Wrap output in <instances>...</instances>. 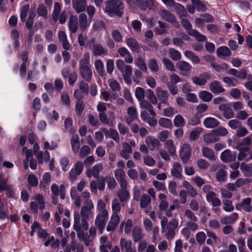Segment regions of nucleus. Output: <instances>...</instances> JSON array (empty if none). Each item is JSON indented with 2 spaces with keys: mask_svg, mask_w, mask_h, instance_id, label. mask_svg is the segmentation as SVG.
Returning <instances> with one entry per match:
<instances>
[{
  "mask_svg": "<svg viewBox=\"0 0 252 252\" xmlns=\"http://www.w3.org/2000/svg\"><path fill=\"white\" fill-rule=\"evenodd\" d=\"M87 5V0H75L72 2L73 8L78 13L85 11Z\"/></svg>",
  "mask_w": 252,
  "mask_h": 252,
  "instance_id": "5701e85b",
  "label": "nucleus"
},
{
  "mask_svg": "<svg viewBox=\"0 0 252 252\" xmlns=\"http://www.w3.org/2000/svg\"><path fill=\"white\" fill-rule=\"evenodd\" d=\"M152 103H151L150 102L148 101L147 100H142L140 102V107L147 111H149V113L152 116H156V113L154 110L153 106L152 105Z\"/></svg>",
  "mask_w": 252,
  "mask_h": 252,
  "instance_id": "c85d7f7f",
  "label": "nucleus"
},
{
  "mask_svg": "<svg viewBox=\"0 0 252 252\" xmlns=\"http://www.w3.org/2000/svg\"><path fill=\"white\" fill-rule=\"evenodd\" d=\"M176 67L178 70L183 72V74L189 72L191 69V65L184 61H180L178 62L176 64Z\"/></svg>",
  "mask_w": 252,
  "mask_h": 252,
  "instance_id": "bb28decb",
  "label": "nucleus"
},
{
  "mask_svg": "<svg viewBox=\"0 0 252 252\" xmlns=\"http://www.w3.org/2000/svg\"><path fill=\"white\" fill-rule=\"evenodd\" d=\"M109 87L113 91H119L121 87L119 82L114 78H110L108 80Z\"/></svg>",
  "mask_w": 252,
  "mask_h": 252,
  "instance_id": "5fc2aeb1",
  "label": "nucleus"
},
{
  "mask_svg": "<svg viewBox=\"0 0 252 252\" xmlns=\"http://www.w3.org/2000/svg\"><path fill=\"white\" fill-rule=\"evenodd\" d=\"M103 165L101 164H97L92 168L88 169L86 171V175L89 178L93 176L95 178H98L99 173L103 170Z\"/></svg>",
  "mask_w": 252,
  "mask_h": 252,
  "instance_id": "4468645a",
  "label": "nucleus"
},
{
  "mask_svg": "<svg viewBox=\"0 0 252 252\" xmlns=\"http://www.w3.org/2000/svg\"><path fill=\"white\" fill-rule=\"evenodd\" d=\"M217 54L220 58H226L231 56V52L226 46H221L218 48Z\"/></svg>",
  "mask_w": 252,
  "mask_h": 252,
  "instance_id": "f704fd0d",
  "label": "nucleus"
},
{
  "mask_svg": "<svg viewBox=\"0 0 252 252\" xmlns=\"http://www.w3.org/2000/svg\"><path fill=\"white\" fill-rule=\"evenodd\" d=\"M124 4L121 0H108L105 2V12L109 15L122 16Z\"/></svg>",
  "mask_w": 252,
  "mask_h": 252,
  "instance_id": "20e7f679",
  "label": "nucleus"
},
{
  "mask_svg": "<svg viewBox=\"0 0 252 252\" xmlns=\"http://www.w3.org/2000/svg\"><path fill=\"white\" fill-rule=\"evenodd\" d=\"M199 97L204 102L210 101L213 97V94L207 91H202L199 93Z\"/></svg>",
  "mask_w": 252,
  "mask_h": 252,
  "instance_id": "37998d69",
  "label": "nucleus"
},
{
  "mask_svg": "<svg viewBox=\"0 0 252 252\" xmlns=\"http://www.w3.org/2000/svg\"><path fill=\"white\" fill-rule=\"evenodd\" d=\"M151 201V197L147 194L142 196L140 200V207L142 208L146 207Z\"/></svg>",
  "mask_w": 252,
  "mask_h": 252,
  "instance_id": "774afa93",
  "label": "nucleus"
},
{
  "mask_svg": "<svg viewBox=\"0 0 252 252\" xmlns=\"http://www.w3.org/2000/svg\"><path fill=\"white\" fill-rule=\"evenodd\" d=\"M219 139V137L217 136L214 131L212 133L205 134L203 136L204 141L207 144L216 142Z\"/></svg>",
  "mask_w": 252,
  "mask_h": 252,
  "instance_id": "c9c22d12",
  "label": "nucleus"
},
{
  "mask_svg": "<svg viewBox=\"0 0 252 252\" xmlns=\"http://www.w3.org/2000/svg\"><path fill=\"white\" fill-rule=\"evenodd\" d=\"M58 38L60 43H62L63 48L68 50L71 47V45L67 40V35L63 31H60L58 34Z\"/></svg>",
  "mask_w": 252,
  "mask_h": 252,
  "instance_id": "412c9836",
  "label": "nucleus"
},
{
  "mask_svg": "<svg viewBox=\"0 0 252 252\" xmlns=\"http://www.w3.org/2000/svg\"><path fill=\"white\" fill-rule=\"evenodd\" d=\"M185 55L192 62L195 63H199L200 62L199 58L196 56L192 52L187 50L185 52Z\"/></svg>",
  "mask_w": 252,
  "mask_h": 252,
  "instance_id": "6e6d98bb",
  "label": "nucleus"
},
{
  "mask_svg": "<svg viewBox=\"0 0 252 252\" xmlns=\"http://www.w3.org/2000/svg\"><path fill=\"white\" fill-rule=\"evenodd\" d=\"M162 61L165 68L168 70L172 72L176 71V69L174 64L169 59L164 58L162 59Z\"/></svg>",
  "mask_w": 252,
  "mask_h": 252,
  "instance_id": "bf43d9fd",
  "label": "nucleus"
},
{
  "mask_svg": "<svg viewBox=\"0 0 252 252\" xmlns=\"http://www.w3.org/2000/svg\"><path fill=\"white\" fill-rule=\"evenodd\" d=\"M79 70L81 77L87 82H91L93 77V72L90 63V55L85 53L79 62Z\"/></svg>",
  "mask_w": 252,
  "mask_h": 252,
  "instance_id": "f03ea898",
  "label": "nucleus"
},
{
  "mask_svg": "<svg viewBox=\"0 0 252 252\" xmlns=\"http://www.w3.org/2000/svg\"><path fill=\"white\" fill-rule=\"evenodd\" d=\"M118 52L122 58H124L125 62L131 63L133 62V59L129 51L125 47H122L118 49Z\"/></svg>",
  "mask_w": 252,
  "mask_h": 252,
  "instance_id": "a211bd4d",
  "label": "nucleus"
},
{
  "mask_svg": "<svg viewBox=\"0 0 252 252\" xmlns=\"http://www.w3.org/2000/svg\"><path fill=\"white\" fill-rule=\"evenodd\" d=\"M236 156L229 150H225L221 154L220 159L224 162H229L235 160Z\"/></svg>",
  "mask_w": 252,
  "mask_h": 252,
  "instance_id": "aec40b11",
  "label": "nucleus"
},
{
  "mask_svg": "<svg viewBox=\"0 0 252 252\" xmlns=\"http://www.w3.org/2000/svg\"><path fill=\"white\" fill-rule=\"evenodd\" d=\"M183 185L188 190V193L191 197H195L197 195V192L188 181H184L183 182Z\"/></svg>",
  "mask_w": 252,
  "mask_h": 252,
  "instance_id": "4c0bfd02",
  "label": "nucleus"
},
{
  "mask_svg": "<svg viewBox=\"0 0 252 252\" xmlns=\"http://www.w3.org/2000/svg\"><path fill=\"white\" fill-rule=\"evenodd\" d=\"M92 50L94 55L96 56L106 55L107 53L104 48L99 44H94L93 46Z\"/></svg>",
  "mask_w": 252,
  "mask_h": 252,
  "instance_id": "7c9ffc66",
  "label": "nucleus"
},
{
  "mask_svg": "<svg viewBox=\"0 0 252 252\" xmlns=\"http://www.w3.org/2000/svg\"><path fill=\"white\" fill-rule=\"evenodd\" d=\"M238 218L237 213H233L228 216L222 218L220 222L223 224H228L233 223Z\"/></svg>",
  "mask_w": 252,
  "mask_h": 252,
  "instance_id": "c756f323",
  "label": "nucleus"
},
{
  "mask_svg": "<svg viewBox=\"0 0 252 252\" xmlns=\"http://www.w3.org/2000/svg\"><path fill=\"white\" fill-rule=\"evenodd\" d=\"M210 78V75L208 73L201 74L199 76L193 77L191 79L193 83L196 85L203 86L205 85Z\"/></svg>",
  "mask_w": 252,
  "mask_h": 252,
  "instance_id": "2eb2a0df",
  "label": "nucleus"
},
{
  "mask_svg": "<svg viewBox=\"0 0 252 252\" xmlns=\"http://www.w3.org/2000/svg\"><path fill=\"white\" fill-rule=\"evenodd\" d=\"M202 129L201 127H196L195 129L191 131L189 135V138L190 140H194L198 138Z\"/></svg>",
  "mask_w": 252,
  "mask_h": 252,
  "instance_id": "338daca9",
  "label": "nucleus"
},
{
  "mask_svg": "<svg viewBox=\"0 0 252 252\" xmlns=\"http://www.w3.org/2000/svg\"><path fill=\"white\" fill-rule=\"evenodd\" d=\"M33 199L37 204L38 205L39 208L41 210L43 209L45 207V202L43 196L40 194H36L34 197Z\"/></svg>",
  "mask_w": 252,
  "mask_h": 252,
  "instance_id": "4d7b16f0",
  "label": "nucleus"
},
{
  "mask_svg": "<svg viewBox=\"0 0 252 252\" xmlns=\"http://www.w3.org/2000/svg\"><path fill=\"white\" fill-rule=\"evenodd\" d=\"M219 108L222 112V115L226 119H229L234 117V113L228 104H221Z\"/></svg>",
  "mask_w": 252,
  "mask_h": 252,
  "instance_id": "f3484780",
  "label": "nucleus"
},
{
  "mask_svg": "<svg viewBox=\"0 0 252 252\" xmlns=\"http://www.w3.org/2000/svg\"><path fill=\"white\" fill-rule=\"evenodd\" d=\"M7 179L0 175V192L3 190H10L12 189L11 185H7Z\"/></svg>",
  "mask_w": 252,
  "mask_h": 252,
  "instance_id": "79ce46f5",
  "label": "nucleus"
},
{
  "mask_svg": "<svg viewBox=\"0 0 252 252\" xmlns=\"http://www.w3.org/2000/svg\"><path fill=\"white\" fill-rule=\"evenodd\" d=\"M157 96L163 103H166L169 97V94L166 90L162 89L160 87L156 88Z\"/></svg>",
  "mask_w": 252,
  "mask_h": 252,
  "instance_id": "b1692460",
  "label": "nucleus"
},
{
  "mask_svg": "<svg viewBox=\"0 0 252 252\" xmlns=\"http://www.w3.org/2000/svg\"><path fill=\"white\" fill-rule=\"evenodd\" d=\"M52 196H58L59 194L62 199L63 200L65 198V187L63 185H61L59 186L56 184H53L51 188Z\"/></svg>",
  "mask_w": 252,
  "mask_h": 252,
  "instance_id": "ddd939ff",
  "label": "nucleus"
},
{
  "mask_svg": "<svg viewBox=\"0 0 252 252\" xmlns=\"http://www.w3.org/2000/svg\"><path fill=\"white\" fill-rule=\"evenodd\" d=\"M174 9L179 16H187V12L185 7L181 4L176 3L175 1V4L173 5Z\"/></svg>",
  "mask_w": 252,
  "mask_h": 252,
  "instance_id": "603ef678",
  "label": "nucleus"
},
{
  "mask_svg": "<svg viewBox=\"0 0 252 252\" xmlns=\"http://www.w3.org/2000/svg\"><path fill=\"white\" fill-rule=\"evenodd\" d=\"M173 122L174 126L176 127H183L185 125V119L180 114L175 116Z\"/></svg>",
  "mask_w": 252,
  "mask_h": 252,
  "instance_id": "13d9d810",
  "label": "nucleus"
},
{
  "mask_svg": "<svg viewBox=\"0 0 252 252\" xmlns=\"http://www.w3.org/2000/svg\"><path fill=\"white\" fill-rule=\"evenodd\" d=\"M108 218V214L98 213L96 216L94 224L100 234L102 233Z\"/></svg>",
  "mask_w": 252,
  "mask_h": 252,
  "instance_id": "0eeeda50",
  "label": "nucleus"
},
{
  "mask_svg": "<svg viewBox=\"0 0 252 252\" xmlns=\"http://www.w3.org/2000/svg\"><path fill=\"white\" fill-rule=\"evenodd\" d=\"M159 125L163 127L170 128L172 126L171 121L167 118H161L158 121Z\"/></svg>",
  "mask_w": 252,
  "mask_h": 252,
  "instance_id": "69168bd1",
  "label": "nucleus"
},
{
  "mask_svg": "<svg viewBox=\"0 0 252 252\" xmlns=\"http://www.w3.org/2000/svg\"><path fill=\"white\" fill-rule=\"evenodd\" d=\"M126 43L133 52L139 53L140 52V45L135 38L131 37H127L126 39Z\"/></svg>",
  "mask_w": 252,
  "mask_h": 252,
  "instance_id": "dca6fc26",
  "label": "nucleus"
},
{
  "mask_svg": "<svg viewBox=\"0 0 252 252\" xmlns=\"http://www.w3.org/2000/svg\"><path fill=\"white\" fill-rule=\"evenodd\" d=\"M202 153L204 158H208L210 161H215L217 159L214 151L207 147L202 148Z\"/></svg>",
  "mask_w": 252,
  "mask_h": 252,
  "instance_id": "cd10ccee",
  "label": "nucleus"
},
{
  "mask_svg": "<svg viewBox=\"0 0 252 252\" xmlns=\"http://www.w3.org/2000/svg\"><path fill=\"white\" fill-rule=\"evenodd\" d=\"M144 5L145 7L143 8V10L155 11L157 8V4L154 0H146Z\"/></svg>",
  "mask_w": 252,
  "mask_h": 252,
  "instance_id": "3c124183",
  "label": "nucleus"
},
{
  "mask_svg": "<svg viewBox=\"0 0 252 252\" xmlns=\"http://www.w3.org/2000/svg\"><path fill=\"white\" fill-rule=\"evenodd\" d=\"M252 144V139L250 136L243 138L241 142L238 143L236 146L237 150H241V148H244L245 147H249Z\"/></svg>",
  "mask_w": 252,
  "mask_h": 252,
  "instance_id": "a18cd8bd",
  "label": "nucleus"
},
{
  "mask_svg": "<svg viewBox=\"0 0 252 252\" xmlns=\"http://www.w3.org/2000/svg\"><path fill=\"white\" fill-rule=\"evenodd\" d=\"M144 234L142 233L141 228L138 226L134 227L132 231V238L135 243H137L142 240Z\"/></svg>",
  "mask_w": 252,
  "mask_h": 252,
  "instance_id": "393cba45",
  "label": "nucleus"
},
{
  "mask_svg": "<svg viewBox=\"0 0 252 252\" xmlns=\"http://www.w3.org/2000/svg\"><path fill=\"white\" fill-rule=\"evenodd\" d=\"M168 52L170 57L174 61H179L182 58L181 53L174 48H169Z\"/></svg>",
  "mask_w": 252,
  "mask_h": 252,
  "instance_id": "de8ad7c7",
  "label": "nucleus"
},
{
  "mask_svg": "<svg viewBox=\"0 0 252 252\" xmlns=\"http://www.w3.org/2000/svg\"><path fill=\"white\" fill-rule=\"evenodd\" d=\"M106 202L102 199H99L97 202V209L98 213L108 214V212L106 209Z\"/></svg>",
  "mask_w": 252,
  "mask_h": 252,
  "instance_id": "49530a36",
  "label": "nucleus"
},
{
  "mask_svg": "<svg viewBox=\"0 0 252 252\" xmlns=\"http://www.w3.org/2000/svg\"><path fill=\"white\" fill-rule=\"evenodd\" d=\"M161 231L164 233L165 236L168 240H172L175 236V230L177 228L179 223L176 219H172L170 221L164 217L160 221Z\"/></svg>",
  "mask_w": 252,
  "mask_h": 252,
  "instance_id": "7ed1b4c3",
  "label": "nucleus"
},
{
  "mask_svg": "<svg viewBox=\"0 0 252 252\" xmlns=\"http://www.w3.org/2000/svg\"><path fill=\"white\" fill-rule=\"evenodd\" d=\"M197 166L200 169L205 170L210 165L209 162L206 159L200 158L196 161Z\"/></svg>",
  "mask_w": 252,
  "mask_h": 252,
  "instance_id": "680f3d73",
  "label": "nucleus"
},
{
  "mask_svg": "<svg viewBox=\"0 0 252 252\" xmlns=\"http://www.w3.org/2000/svg\"><path fill=\"white\" fill-rule=\"evenodd\" d=\"M71 144L72 150L75 153H77L80 146L79 138L78 135H72V138L71 139Z\"/></svg>",
  "mask_w": 252,
  "mask_h": 252,
  "instance_id": "58836bf2",
  "label": "nucleus"
},
{
  "mask_svg": "<svg viewBox=\"0 0 252 252\" xmlns=\"http://www.w3.org/2000/svg\"><path fill=\"white\" fill-rule=\"evenodd\" d=\"M165 148L167 150L168 153L171 156H174L176 154V147L174 144V141L169 139L165 143Z\"/></svg>",
  "mask_w": 252,
  "mask_h": 252,
  "instance_id": "ea45409f",
  "label": "nucleus"
},
{
  "mask_svg": "<svg viewBox=\"0 0 252 252\" xmlns=\"http://www.w3.org/2000/svg\"><path fill=\"white\" fill-rule=\"evenodd\" d=\"M89 226V223H87V225H84L83 222L79 221V219L74 221L73 228L76 231L77 237L80 240L82 241L87 235V234L85 233L84 230H88Z\"/></svg>",
  "mask_w": 252,
  "mask_h": 252,
  "instance_id": "39448f33",
  "label": "nucleus"
},
{
  "mask_svg": "<svg viewBox=\"0 0 252 252\" xmlns=\"http://www.w3.org/2000/svg\"><path fill=\"white\" fill-rule=\"evenodd\" d=\"M94 204L92 200H85L80 210V213H74V221L78 220L79 221L83 222L84 225H87L88 220L94 216L93 209Z\"/></svg>",
  "mask_w": 252,
  "mask_h": 252,
  "instance_id": "f257e3e1",
  "label": "nucleus"
},
{
  "mask_svg": "<svg viewBox=\"0 0 252 252\" xmlns=\"http://www.w3.org/2000/svg\"><path fill=\"white\" fill-rule=\"evenodd\" d=\"M115 177L119 182L121 188H127V182L126 179V174L122 169H118L115 171Z\"/></svg>",
  "mask_w": 252,
  "mask_h": 252,
  "instance_id": "9d476101",
  "label": "nucleus"
},
{
  "mask_svg": "<svg viewBox=\"0 0 252 252\" xmlns=\"http://www.w3.org/2000/svg\"><path fill=\"white\" fill-rule=\"evenodd\" d=\"M189 34L195 37L196 39L200 42L205 41L207 40V38L205 35L201 34L195 30H190V31L189 32Z\"/></svg>",
  "mask_w": 252,
  "mask_h": 252,
  "instance_id": "8fccbe9b",
  "label": "nucleus"
},
{
  "mask_svg": "<svg viewBox=\"0 0 252 252\" xmlns=\"http://www.w3.org/2000/svg\"><path fill=\"white\" fill-rule=\"evenodd\" d=\"M207 201L211 204L213 207H215L214 210L216 212L218 210L217 207L221 206V202L220 198L217 197V194L214 192H210L209 194H206Z\"/></svg>",
  "mask_w": 252,
  "mask_h": 252,
  "instance_id": "9b49d317",
  "label": "nucleus"
},
{
  "mask_svg": "<svg viewBox=\"0 0 252 252\" xmlns=\"http://www.w3.org/2000/svg\"><path fill=\"white\" fill-rule=\"evenodd\" d=\"M135 96L140 102L142 100H145V91L142 87H137L135 91Z\"/></svg>",
  "mask_w": 252,
  "mask_h": 252,
  "instance_id": "e2e57ef3",
  "label": "nucleus"
},
{
  "mask_svg": "<svg viewBox=\"0 0 252 252\" xmlns=\"http://www.w3.org/2000/svg\"><path fill=\"white\" fill-rule=\"evenodd\" d=\"M94 67L97 73L101 76L104 77L106 74L104 72V64L102 61L100 59H97L94 62Z\"/></svg>",
  "mask_w": 252,
  "mask_h": 252,
  "instance_id": "473e14b6",
  "label": "nucleus"
},
{
  "mask_svg": "<svg viewBox=\"0 0 252 252\" xmlns=\"http://www.w3.org/2000/svg\"><path fill=\"white\" fill-rule=\"evenodd\" d=\"M191 150L190 146L187 143L183 144L181 147L179 157L184 163L188 162L191 157Z\"/></svg>",
  "mask_w": 252,
  "mask_h": 252,
  "instance_id": "423d86ee",
  "label": "nucleus"
},
{
  "mask_svg": "<svg viewBox=\"0 0 252 252\" xmlns=\"http://www.w3.org/2000/svg\"><path fill=\"white\" fill-rule=\"evenodd\" d=\"M148 64L149 68L154 72H157L159 69L157 61L155 59H150Z\"/></svg>",
  "mask_w": 252,
  "mask_h": 252,
  "instance_id": "0e129e2a",
  "label": "nucleus"
},
{
  "mask_svg": "<svg viewBox=\"0 0 252 252\" xmlns=\"http://www.w3.org/2000/svg\"><path fill=\"white\" fill-rule=\"evenodd\" d=\"M145 143L149 149L152 151H153L156 148H158L160 146V143L159 140L151 136H147L146 138Z\"/></svg>",
  "mask_w": 252,
  "mask_h": 252,
  "instance_id": "6ab92c4d",
  "label": "nucleus"
},
{
  "mask_svg": "<svg viewBox=\"0 0 252 252\" xmlns=\"http://www.w3.org/2000/svg\"><path fill=\"white\" fill-rule=\"evenodd\" d=\"M51 175L49 172L45 173L42 177V180L40 182L39 186L41 189L45 190L49 186L51 182Z\"/></svg>",
  "mask_w": 252,
  "mask_h": 252,
  "instance_id": "2f4dec72",
  "label": "nucleus"
},
{
  "mask_svg": "<svg viewBox=\"0 0 252 252\" xmlns=\"http://www.w3.org/2000/svg\"><path fill=\"white\" fill-rule=\"evenodd\" d=\"M120 222V217L118 214L112 213L106 227V230L108 232L113 231L118 227Z\"/></svg>",
  "mask_w": 252,
  "mask_h": 252,
  "instance_id": "1a4fd4ad",
  "label": "nucleus"
},
{
  "mask_svg": "<svg viewBox=\"0 0 252 252\" xmlns=\"http://www.w3.org/2000/svg\"><path fill=\"white\" fill-rule=\"evenodd\" d=\"M121 250L124 252H136V248L133 246L131 240L121 238L120 240Z\"/></svg>",
  "mask_w": 252,
  "mask_h": 252,
  "instance_id": "6e6552de",
  "label": "nucleus"
},
{
  "mask_svg": "<svg viewBox=\"0 0 252 252\" xmlns=\"http://www.w3.org/2000/svg\"><path fill=\"white\" fill-rule=\"evenodd\" d=\"M182 169L181 164L178 162H175L173 165L171 170V174L173 177L181 179L183 177L182 174Z\"/></svg>",
  "mask_w": 252,
  "mask_h": 252,
  "instance_id": "4be33fe9",
  "label": "nucleus"
},
{
  "mask_svg": "<svg viewBox=\"0 0 252 252\" xmlns=\"http://www.w3.org/2000/svg\"><path fill=\"white\" fill-rule=\"evenodd\" d=\"M203 124L206 127L212 128L217 126L220 123L217 119L214 118L208 117L204 120Z\"/></svg>",
  "mask_w": 252,
  "mask_h": 252,
  "instance_id": "72a5a7b5",
  "label": "nucleus"
},
{
  "mask_svg": "<svg viewBox=\"0 0 252 252\" xmlns=\"http://www.w3.org/2000/svg\"><path fill=\"white\" fill-rule=\"evenodd\" d=\"M191 2L195 6L196 10L200 12H205L207 10L206 5L200 0H191Z\"/></svg>",
  "mask_w": 252,
  "mask_h": 252,
  "instance_id": "c03bdc74",
  "label": "nucleus"
},
{
  "mask_svg": "<svg viewBox=\"0 0 252 252\" xmlns=\"http://www.w3.org/2000/svg\"><path fill=\"white\" fill-rule=\"evenodd\" d=\"M210 90L214 94L223 93L225 89L222 87L220 82L218 81L212 82L209 85Z\"/></svg>",
  "mask_w": 252,
  "mask_h": 252,
  "instance_id": "a878e982",
  "label": "nucleus"
},
{
  "mask_svg": "<svg viewBox=\"0 0 252 252\" xmlns=\"http://www.w3.org/2000/svg\"><path fill=\"white\" fill-rule=\"evenodd\" d=\"M126 188H121V189L117 192V195L121 202L126 201L129 198V194Z\"/></svg>",
  "mask_w": 252,
  "mask_h": 252,
  "instance_id": "a19ab883",
  "label": "nucleus"
},
{
  "mask_svg": "<svg viewBox=\"0 0 252 252\" xmlns=\"http://www.w3.org/2000/svg\"><path fill=\"white\" fill-rule=\"evenodd\" d=\"M251 202L252 199L250 197L244 198L241 203L236 205V208L239 210L243 209L248 213L251 212L252 211Z\"/></svg>",
  "mask_w": 252,
  "mask_h": 252,
  "instance_id": "f8f14e48",
  "label": "nucleus"
},
{
  "mask_svg": "<svg viewBox=\"0 0 252 252\" xmlns=\"http://www.w3.org/2000/svg\"><path fill=\"white\" fill-rule=\"evenodd\" d=\"M240 169L246 176H252V163L250 164L242 163Z\"/></svg>",
  "mask_w": 252,
  "mask_h": 252,
  "instance_id": "e433bc0d",
  "label": "nucleus"
},
{
  "mask_svg": "<svg viewBox=\"0 0 252 252\" xmlns=\"http://www.w3.org/2000/svg\"><path fill=\"white\" fill-rule=\"evenodd\" d=\"M184 216L188 220V221H197V218L194 213L189 209L185 210Z\"/></svg>",
  "mask_w": 252,
  "mask_h": 252,
  "instance_id": "864d4df0",
  "label": "nucleus"
},
{
  "mask_svg": "<svg viewBox=\"0 0 252 252\" xmlns=\"http://www.w3.org/2000/svg\"><path fill=\"white\" fill-rule=\"evenodd\" d=\"M78 20L76 17H70L69 27L72 33L76 32L78 29Z\"/></svg>",
  "mask_w": 252,
  "mask_h": 252,
  "instance_id": "09e8293b",
  "label": "nucleus"
},
{
  "mask_svg": "<svg viewBox=\"0 0 252 252\" xmlns=\"http://www.w3.org/2000/svg\"><path fill=\"white\" fill-rule=\"evenodd\" d=\"M112 209L113 213H116L120 212L121 209V206L120 201L117 198H114L112 201Z\"/></svg>",
  "mask_w": 252,
  "mask_h": 252,
  "instance_id": "052dcab7",
  "label": "nucleus"
}]
</instances>
